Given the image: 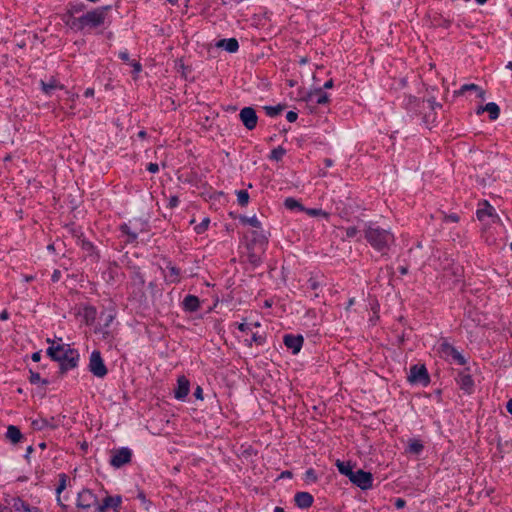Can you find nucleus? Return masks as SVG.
<instances>
[{"label": "nucleus", "instance_id": "obj_4", "mask_svg": "<svg viewBox=\"0 0 512 512\" xmlns=\"http://www.w3.org/2000/svg\"><path fill=\"white\" fill-rule=\"evenodd\" d=\"M476 215L478 220L485 227L493 225L502 227L501 219L497 214L495 208L492 205H490L489 202L486 200L478 204Z\"/></svg>", "mask_w": 512, "mask_h": 512}, {"label": "nucleus", "instance_id": "obj_59", "mask_svg": "<svg viewBox=\"0 0 512 512\" xmlns=\"http://www.w3.org/2000/svg\"><path fill=\"white\" fill-rule=\"evenodd\" d=\"M84 96L87 97V98L93 97L94 96V89L93 88H87L84 91Z\"/></svg>", "mask_w": 512, "mask_h": 512}, {"label": "nucleus", "instance_id": "obj_37", "mask_svg": "<svg viewBox=\"0 0 512 512\" xmlns=\"http://www.w3.org/2000/svg\"><path fill=\"white\" fill-rule=\"evenodd\" d=\"M251 334V339L246 340L249 346H252L253 343L257 345H261L264 343L265 338L262 335H259L257 332H249Z\"/></svg>", "mask_w": 512, "mask_h": 512}, {"label": "nucleus", "instance_id": "obj_31", "mask_svg": "<svg viewBox=\"0 0 512 512\" xmlns=\"http://www.w3.org/2000/svg\"><path fill=\"white\" fill-rule=\"evenodd\" d=\"M286 150L278 146L274 148L269 155V160H281L285 156Z\"/></svg>", "mask_w": 512, "mask_h": 512}, {"label": "nucleus", "instance_id": "obj_22", "mask_svg": "<svg viewBox=\"0 0 512 512\" xmlns=\"http://www.w3.org/2000/svg\"><path fill=\"white\" fill-rule=\"evenodd\" d=\"M42 91L50 96L56 89H64V86L55 78H50L47 82L41 81Z\"/></svg>", "mask_w": 512, "mask_h": 512}, {"label": "nucleus", "instance_id": "obj_50", "mask_svg": "<svg viewBox=\"0 0 512 512\" xmlns=\"http://www.w3.org/2000/svg\"><path fill=\"white\" fill-rule=\"evenodd\" d=\"M118 57L125 62H129L130 60V56L127 50L120 51Z\"/></svg>", "mask_w": 512, "mask_h": 512}, {"label": "nucleus", "instance_id": "obj_17", "mask_svg": "<svg viewBox=\"0 0 512 512\" xmlns=\"http://www.w3.org/2000/svg\"><path fill=\"white\" fill-rule=\"evenodd\" d=\"M294 501L297 507L307 509L313 504V496L308 492H297L294 496Z\"/></svg>", "mask_w": 512, "mask_h": 512}, {"label": "nucleus", "instance_id": "obj_25", "mask_svg": "<svg viewBox=\"0 0 512 512\" xmlns=\"http://www.w3.org/2000/svg\"><path fill=\"white\" fill-rule=\"evenodd\" d=\"M6 438L13 444L19 443L23 435L20 429L14 425H9L6 431Z\"/></svg>", "mask_w": 512, "mask_h": 512}, {"label": "nucleus", "instance_id": "obj_2", "mask_svg": "<svg viewBox=\"0 0 512 512\" xmlns=\"http://www.w3.org/2000/svg\"><path fill=\"white\" fill-rule=\"evenodd\" d=\"M363 232L365 239L371 247L382 254H385L391 246L394 245V234L389 229L383 228L377 223H365Z\"/></svg>", "mask_w": 512, "mask_h": 512}, {"label": "nucleus", "instance_id": "obj_55", "mask_svg": "<svg viewBox=\"0 0 512 512\" xmlns=\"http://www.w3.org/2000/svg\"><path fill=\"white\" fill-rule=\"evenodd\" d=\"M60 278H61V272L59 270H55L51 277L52 281L57 282L60 280Z\"/></svg>", "mask_w": 512, "mask_h": 512}, {"label": "nucleus", "instance_id": "obj_48", "mask_svg": "<svg viewBox=\"0 0 512 512\" xmlns=\"http://www.w3.org/2000/svg\"><path fill=\"white\" fill-rule=\"evenodd\" d=\"M147 170L151 173H156L159 171V165L157 162H150V164L147 166Z\"/></svg>", "mask_w": 512, "mask_h": 512}, {"label": "nucleus", "instance_id": "obj_5", "mask_svg": "<svg viewBox=\"0 0 512 512\" xmlns=\"http://www.w3.org/2000/svg\"><path fill=\"white\" fill-rule=\"evenodd\" d=\"M99 499L97 495L88 488H83L77 493L76 508L78 512H97Z\"/></svg>", "mask_w": 512, "mask_h": 512}, {"label": "nucleus", "instance_id": "obj_23", "mask_svg": "<svg viewBox=\"0 0 512 512\" xmlns=\"http://www.w3.org/2000/svg\"><path fill=\"white\" fill-rule=\"evenodd\" d=\"M67 480H68V477H67L66 474H63V473L60 474L59 475V482H58V485H57V488H56L57 502H58V504L61 506V508L63 510H67L68 506L66 504L62 503L60 495L66 489Z\"/></svg>", "mask_w": 512, "mask_h": 512}, {"label": "nucleus", "instance_id": "obj_30", "mask_svg": "<svg viewBox=\"0 0 512 512\" xmlns=\"http://www.w3.org/2000/svg\"><path fill=\"white\" fill-rule=\"evenodd\" d=\"M239 220L243 225L249 226V229L262 227L261 222L259 221V219L256 216H252V217L241 216L239 218Z\"/></svg>", "mask_w": 512, "mask_h": 512}, {"label": "nucleus", "instance_id": "obj_24", "mask_svg": "<svg viewBox=\"0 0 512 512\" xmlns=\"http://www.w3.org/2000/svg\"><path fill=\"white\" fill-rule=\"evenodd\" d=\"M183 308L188 312H195L200 308V300L197 296L187 295L183 300Z\"/></svg>", "mask_w": 512, "mask_h": 512}, {"label": "nucleus", "instance_id": "obj_32", "mask_svg": "<svg viewBox=\"0 0 512 512\" xmlns=\"http://www.w3.org/2000/svg\"><path fill=\"white\" fill-rule=\"evenodd\" d=\"M168 275L167 278L170 282H178L180 276V270L175 266H168Z\"/></svg>", "mask_w": 512, "mask_h": 512}, {"label": "nucleus", "instance_id": "obj_15", "mask_svg": "<svg viewBox=\"0 0 512 512\" xmlns=\"http://www.w3.org/2000/svg\"><path fill=\"white\" fill-rule=\"evenodd\" d=\"M121 503V496H107L102 500V502L99 501L97 512H106L108 508H113L114 510L118 511Z\"/></svg>", "mask_w": 512, "mask_h": 512}, {"label": "nucleus", "instance_id": "obj_52", "mask_svg": "<svg viewBox=\"0 0 512 512\" xmlns=\"http://www.w3.org/2000/svg\"><path fill=\"white\" fill-rule=\"evenodd\" d=\"M405 504H406V502H405V500H404V499H402V498H397V499L395 500V503H394V505H395V507H396L397 509H402V508L405 506Z\"/></svg>", "mask_w": 512, "mask_h": 512}, {"label": "nucleus", "instance_id": "obj_39", "mask_svg": "<svg viewBox=\"0 0 512 512\" xmlns=\"http://www.w3.org/2000/svg\"><path fill=\"white\" fill-rule=\"evenodd\" d=\"M80 245H81V248L88 253V255L91 256L95 253V247L90 241H88L86 239H82L80 241Z\"/></svg>", "mask_w": 512, "mask_h": 512}, {"label": "nucleus", "instance_id": "obj_10", "mask_svg": "<svg viewBox=\"0 0 512 512\" xmlns=\"http://www.w3.org/2000/svg\"><path fill=\"white\" fill-rule=\"evenodd\" d=\"M131 457L132 451L127 447H122L112 453L110 464L115 468H120L129 463L131 461Z\"/></svg>", "mask_w": 512, "mask_h": 512}, {"label": "nucleus", "instance_id": "obj_9", "mask_svg": "<svg viewBox=\"0 0 512 512\" xmlns=\"http://www.w3.org/2000/svg\"><path fill=\"white\" fill-rule=\"evenodd\" d=\"M350 481L362 490L371 489L373 486L372 474L362 469L354 471Z\"/></svg>", "mask_w": 512, "mask_h": 512}, {"label": "nucleus", "instance_id": "obj_53", "mask_svg": "<svg viewBox=\"0 0 512 512\" xmlns=\"http://www.w3.org/2000/svg\"><path fill=\"white\" fill-rule=\"evenodd\" d=\"M131 65L133 66V69H134V73L135 74H139L142 70V66L139 62H136V61H133L131 63Z\"/></svg>", "mask_w": 512, "mask_h": 512}, {"label": "nucleus", "instance_id": "obj_42", "mask_svg": "<svg viewBox=\"0 0 512 512\" xmlns=\"http://www.w3.org/2000/svg\"><path fill=\"white\" fill-rule=\"evenodd\" d=\"M137 498L140 500V502L143 505V507L146 510H149V508H150L152 503H151V501L149 499L146 498V495L142 491L138 492Z\"/></svg>", "mask_w": 512, "mask_h": 512}, {"label": "nucleus", "instance_id": "obj_56", "mask_svg": "<svg viewBox=\"0 0 512 512\" xmlns=\"http://www.w3.org/2000/svg\"><path fill=\"white\" fill-rule=\"evenodd\" d=\"M250 261H251L253 264H257V263H259L260 258H259V256L257 255V253H251V254H250Z\"/></svg>", "mask_w": 512, "mask_h": 512}, {"label": "nucleus", "instance_id": "obj_26", "mask_svg": "<svg viewBox=\"0 0 512 512\" xmlns=\"http://www.w3.org/2000/svg\"><path fill=\"white\" fill-rule=\"evenodd\" d=\"M12 509H14L16 512H30L32 508L29 507L28 504H26L21 498L19 497H12L11 501L8 503Z\"/></svg>", "mask_w": 512, "mask_h": 512}, {"label": "nucleus", "instance_id": "obj_3", "mask_svg": "<svg viewBox=\"0 0 512 512\" xmlns=\"http://www.w3.org/2000/svg\"><path fill=\"white\" fill-rule=\"evenodd\" d=\"M111 6H101L86 12L77 19L68 22V28L75 32H85L87 29L97 28L104 24L106 12Z\"/></svg>", "mask_w": 512, "mask_h": 512}, {"label": "nucleus", "instance_id": "obj_33", "mask_svg": "<svg viewBox=\"0 0 512 512\" xmlns=\"http://www.w3.org/2000/svg\"><path fill=\"white\" fill-rule=\"evenodd\" d=\"M284 205L289 210H295V209L304 210L303 206L296 199L291 198V197H289L285 200Z\"/></svg>", "mask_w": 512, "mask_h": 512}, {"label": "nucleus", "instance_id": "obj_47", "mask_svg": "<svg viewBox=\"0 0 512 512\" xmlns=\"http://www.w3.org/2000/svg\"><path fill=\"white\" fill-rule=\"evenodd\" d=\"M306 212H307L308 215H311V216H318V215L326 216L327 215L321 209H308V210H306Z\"/></svg>", "mask_w": 512, "mask_h": 512}, {"label": "nucleus", "instance_id": "obj_21", "mask_svg": "<svg viewBox=\"0 0 512 512\" xmlns=\"http://www.w3.org/2000/svg\"><path fill=\"white\" fill-rule=\"evenodd\" d=\"M308 100L318 104H326L330 101L329 94L322 91V88L315 89L313 92H311L308 96Z\"/></svg>", "mask_w": 512, "mask_h": 512}, {"label": "nucleus", "instance_id": "obj_34", "mask_svg": "<svg viewBox=\"0 0 512 512\" xmlns=\"http://www.w3.org/2000/svg\"><path fill=\"white\" fill-rule=\"evenodd\" d=\"M264 110H265V113H266L267 116H269V117H276L283 110V106H281V105L265 106Z\"/></svg>", "mask_w": 512, "mask_h": 512}, {"label": "nucleus", "instance_id": "obj_41", "mask_svg": "<svg viewBox=\"0 0 512 512\" xmlns=\"http://www.w3.org/2000/svg\"><path fill=\"white\" fill-rule=\"evenodd\" d=\"M209 223H210V220L208 218H204L201 223H199L198 225L195 226V231L197 234H202L204 233L208 226H209Z\"/></svg>", "mask_w": 512, "mask_h": 512}, {"label": "nucleus", "instance_id": "obj_20", "mask_svg": "<svg viewBox=\"0 0 512 512\" xmlns=\"http://www.w3.org/2000/svg\"><path fill=\"white\" fill-rule=\"evenodd\" d=\"M487 112L491 120L498 119L500 115V108L495 102H489L484 106H481L477 110V114Z\"/></svg>", "mask_w": 512, "mask_h": 512}, {"label": "nucleus", "instance_id": "obj_13", "mask_svg": "<svg viewBox=\"0 0 512 512\" xmlns=\"http://www.w3.org/2000/svg\"><path fill=\"white\" fill-rule=\"evenodd\" d=\"M190 391V381L184 375L177 379V386L174 389V397L179 401H185Z\"/></svg>", "mask_w": 512, "mask_h": 512}, {"label": "nucleus", "instance_id": "obj_58", "mask_svg": "<svg viewBox=\"0 0 512 512\" xmlns=\"http://www.w3.org/2000/svg\"><path fill=\"white\" fill-rule=\"evenodd\" d=\"M333 86H334V82H333V80H332V79H329V80H327V81L324 83V85H323V87H322V90H323V89H331V88H333Z\"/></svg>", "mask_w": 512, "mask_h": 512}, {"label": "nucleus", "instance_id": "obj_49", "mask_svg": "<svg viewBox=\"0 0 512 512\" xmlns=\"http://www.w3.org/2000/svg\"><path fill=\"white\" fill-rule=\"evenodd\" d=\"M444 221L445 222H458L459 216L457 214L445 215Z\"/></svg>", "mask_w": 512, "mask_h": 512}, {"label": "nucleus", "instance_id": "obj_16", "mask_svg": "<svg viewBox=\"0 0 512 512\" xmlns=\"http://www.w3.org/2000/svg\"><path fill=\"white\" fill-rule=\"evenodd\" d=\"M84 10L85 5L83 3H70L62 17L64 24L68 27V22H70L72 19H77L78 17H76V14H79Z\"/></svg>", "mask_w": 512, "mask_h": 512}, {"label": "nucleus", "instance_id": "obj_63", "mask_svg": "<svg viewBox=\"0 0 512 512\" xmlns=\"http://www.w3.org/2000/svg\"><path fill=\"white\" fill-rule=\"evenodd\" d=\"M274 512H284V509H283V508H281V507H276V508L274 509Z\"/></svg>", "mask_w": 512, "mask_h": 512}, {"label": "nucleus", "instance_id": "obj_64", "mask_svg": "<svg viewBox=\"0 0 512 512\" xmlns=\"http://www.w3.org/2000/svg\"><path fill=\"white\" fill-rule=\"evenodd\" d=\"M0 512H12V511L9 510L8 508L4 507V508H0Z\"/></svg>", "mask_w": 512, "mask_h": 512}, {"label": "nucleus", "instance_id": "obj_61", "mask_svg": "<svg viewBox=\"0 0 512 512\" xmlns=\"http://www.w3.org/2000/svg\"><path fill=\"white\" fill-rule=\"evenodd\" d=\"M249 325H250V327H251V331H252L254 328H258V327H260V326H261V324H260L258 321H256V322H251V323H249Z\"/></svg>", "mask_w": 512, "mask_h": 512}, {"label": "nucleus", "instance_id": "obj_8", "mask_svg": "<svg viewBox=\"0 0 512 512\" xmlns=\"http://www.w3.org/2000/svg\"><path fill=\"white\" fill-rule=\"evenodd\" d=\"M89 370L98 378H103L107 375L108 370L104 364L101 353L97 350H94L90 355Z\"/></svg>", "mask_w": 512, "mask_h": 512}, {"label": "nucleus", "instance_id": "obj_11", "mask_svg": "<svg viewBox=\"0 0 512 512\" xmlns=\"http://www.w3.org/2000/svg\"><path fill=\"white\" fill-rule=\"evenodd\" d=\"M239 118L246 129L253 130L257 126L258 116L252 107H244L240 110Z\"/></svg>", "mask_w": 512, "mask_h": 512}, {"label": "nucleus", "instance_id": "obj_28", "mask_svg": "<svg viewBox=\"0 0 512 512\" xmlns=\"http://www.w3.org/2000/svg\"><path fill=\"white\" fill-rule=\"evenodd\" d=\"M336 467L338 468V471L342 474V475H345L349 478V480L351 479L354 471L352 469V466L349 462H343V461H340V460H337L336 461Z\"/></svg>", "mask_w": 512, "mask_h": 512}, {"label": "nucleus", "instance_id": "obj_60", "mask_svg": "<svg viewBox=\"0 0 512 512\" xmlns=\"http://www.w3.org/2000/svg\"><path fill=\"white\" fill-rule=\"evenodd\" d=\"M506 409L512 415V399L508 400L506 404Z\"/></svg>", "mask_w": 512, "mask_h": 512}, {"label": "nucleus", "instance_id": "obj_40", "mask_svg": "<svg viewBox=\"0 0 512 512\" xmlns=\"http://www.w3.org/2000/svg\"><path fill=\"white\" fill-rule=\"evenodd\" d=\"M29 381L32 384H43L46 385L48 382L47 380H43L39 373L30 371V377Z\"/></svg>", "mask_w": 512, "mask_h": 512}, {"label": "nucleus", "instance_id": "obj_62", "mask_svg": "<svg viewBox=\"0 0 512 512\" xmlns=\"http://www.w3.org/2000/svg\"><path fill=\"white\" fill-rule=\"evenodd\" d=\"M0 319H1V320H7V319H8V313H7V311H2V312L0 313Z\"/></svg>", "mask_w": 512, "mask_h": 512}, {"label": "nucleus", "instance_id": "obj_6", "mask_svg": "<svg viewBox=\"0 0 512 512\" xmlns=\"http://www.w3.org/2000/svg\"><path fill=\"white\" fill-rule=\"evenodd\" d=\"M436 351L441 358L450 363H456L458 365H464L466 363L464 356L445 340L437 344Z\"/></svg>", "mask_w": 512, "mask_h": 512}, {"label": "nucleus", "instance_id": "obj_36", "mask_svg": "<svg viewBox=\"0 0 512 512\" xmlns=\"http://www.w3.org/2000/svg\"><path fill=\"white\" fill-rule=\"evenodd\" d=\"M121 231L128 236L127 242H133L137 239V233L132 231L129 225L124 224L121 226Z\"/></svg>", "mask_w": 512, "mask_h": 512}, {"label": "nucleus", "instance_id": "obj_44", "mask_svg": "<svg viewBox=\"0 0 512 512\" xmlns=\"http://www.w3.org/2000/svg\"><path fill=\"white\" fill-rule=\"evenodd\" d=\"M237 327L243 333L249 334V332H252L249 323H239Z\"/></svg>", "mask_w": 512, "mask_h": 512}, {"label": "nucleus", "instance_id": "obj_19", "mask_svg": "<svg viewBox=\"0 0 512 512\" xmlns=\"http://www.w3.org/2000/svg\"><path fill=\"white\" fill-rule=\"evenodd\" d=\"M457 383L461 387V389L465 390L466 392L470 393L473 390L474 387V381L470 374L466 372H460L457 376Z\"/></svg>", "mask_w": 512, "mask_h": 512}, {"label": "nucleus", "instance_id": "obj_51", "mask_svg": "<svg viewBox=\"0 0 512 512\" xmlns=\"http://www.w3.org/2000/svg\"><path fill=\"white\" fill-rule=\"evenodd\" d=\"M178 204H179V199L177 196H172L169 199V207L174 208V207H177Z\"/></svg>", "mask_w": 512, "mask_h": 512}, {"label": "nucleus", "instance_id": "obj_12", "mask_svg": "<svg viewBox=\"0 0 512 512\" xmlns=\"http://www.w3.org/2000/svg\"><path fill=\"white\" fill-rule=\"evenodd\" d=\"M408 380L411 383H422L427 385L429 383V376L427 373V369L424 365H413L410 368V373L408 376Z\"/></svg>", "mask_w": 512, "mask_h": 512}, {"label": "nucleus", "instance_id": "obj_27", "mask_svg": "<svg viewBox=\"0 0 512 512\" xmlns=\"http://www.w3.org/2000/svg\"><path fill=\"white\" fill-rule=\"evenodd\" d=\"M476 91L477 92V96L481 99L484 98L485 96V92L483 89H481L478 85L476 84H464L460 87V89L458 91L455 92L456 95H462L464 94L466 91Z\"/></svg>", "mask_w": 512, "mask_h": 512}, {"label": "nucleus", "instance_id": "obj_43", "mask_svg": "<svg viewBox=\"0 0 512 512\" xmlns=\"http://www.w3.org/2000/svg\"><path fill=\"white\" fill-rule=\"evenodd\" d=\"M101 319L104 320V325L106 327H108L112 323V321L114 320V315L111 314V313L102 314L101 315Z\"/></svg>", "mask_w": 512, "mask_h": 512}, {"label": "nucleus", "instance_id": "obj_14", "mask_svg": "<svg viewBox=\"0 0 512 512\" xmlns=\"http://www.w3.org/2000/svg\"><path fill=\"white\" fill-rule=\"evenodd\" d=\"M283 341L285 346L295 355L300 352L304 339L301 335L287 334L284 336Z\"/></svg>", "mask_w": 512, "mask_h": 512}, {"label": "nucleus", "instance_id": "obj_18", "mask_svg": "<svg viewBox=\"0 0 512 512\" xmlns=\"http://www.w3.org/2000/svg\"><path fill=\"white\" fill-rule=\"evenodd\" d=\"M215 46L229 53H236L239 49V43L236 38L220 39L216 42Z\"/></svg>", "mask_w": 512, "mask_h": 512}, {"label": "nucleus", "instance_id": "obj_7", "mask_svg": "<svg viewBox=\"0 0 512 512\" xmlns=\"http://www.w3.org/2000/svg\"><path fill=\"white\" fill-rule=\"evenodd\" d=\"M245 238L249 241L248 247L250 249L256 248L258 251L263 252L268 243L266 231L260 228L249 229L245 233Z\"/></svg>", "mask_w": 512, "mask_h": 512}, {"label": "nucleus", "instance_id": "obj_35", "mask_svg": "<svg viewBox=\"0 0 512 512\" xmlns=\"http://www.w3.org/2000/svg\"><path fill=\"white\" fill-rule=\"evenodd\" d=\"M238 204L246 206L249 202V194L246 190H239L236 192Z\"/></svg>", "mask_w": 512, "mask_h": 512}, {"label": "nucleus", "instance_id": "obj_54", "mask_svg": "<svg viewBox=\"0 0 512 512\" xmlns=\"http://www.w3.org/2000/svg\"><path fill=\"white\" fill-rule=\"evenodd\" d=\"M306 478L312 481H316V475L313 469H309L306 471Z\"/></svg>", "mask_w": 512, "mask_h": 512}, {"label": "nucleus", "instance_id": "obj_38", "mask_svg": "<svg viewBox=\"0 0 512 512\" xmlns=\"http://www.w3.org/2000/svg\"><path fill=\"white\" fill-rule=\"evenodd\" d=\"M345 232V239H353L359 236L360 231L355 226H350L343 229Z\"/></svg>", "mask_w": 512, "mask_h": 512}, {"label": "nucleus", "instance_id": "obj_45", "mask_svg": "<svg viewBox=\"0 0 512 512\" xmlns=\"http://www.w3.org/2000/svg\"><path fill=\"white\" fill-rule=\"evenodd\" d=\"M298 114L295 111H288L286 113V119L288 122L293 123L297 120Z\"/></svg>", "mask_w": 512, "mask_h": 512}, {"label": "nucleus", "instance_id": "obj_29", "mask_svg": "<svg viewBox=\"0 0 512 512\" xmlns=\"http://www.w3.org/2000/svg\"><path fill=\"white\" fill-rule=\"evenodd\" d=\"M424 446L423 443L419 439H410L408 441V448L407 451L412 454H420L423 450Z\"/></svg>", "mask_w": 512, "mask_h": 512}, {"label": "nucleus", "instance_id": "obj_1", "mask_svg": "<svg viewBox=\"0 0 512 512\" xmlns=\"http://www.w3.org/2000/svg\"><path fill=\"white\" fill-rule=\"evenodd\" d=\"M50 346L47 348V355L54 361L60 364L62 372L69 371L78 366L80 359L79 352L72 348L69 344L62 343L59 341L47 340Z\"/></svg>", "mask_w": 512, "mask_h": 512}, {"label": "nucleus", "instance_id": "obj_46", "mask_svg": "<svg viewBox=\"0 0 512 512\" xmlns=\"http://www.w3.org/2000/svg\"><path fill=\"white\" fill-rule=\"evenodd\" d=\"M194 397L197 399V400H203L204 397H203V389L201 388V386H197L194 390V393H193Z\"/></svg>", "mask_w": 512, "mask_h": 512}, {"label": "nucleus", "instance_id": "obj_57", "mask_svg": "<svg viewBox=\"0 0 512 512\" xmlns=\"http://www.w3.org/2000/svg\"><path fill=\"white\" fill-rule=\"evenodd\" d=\"M31 359L34 361V362H39L40 359H41V351H37V352H34L31 356Z\"/></svg>", "mask_w": 512, "mask_h": 512}]
</instances>
